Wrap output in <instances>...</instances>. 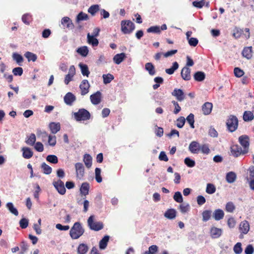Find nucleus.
I'll return each mask as SVG.
<instances>
[{
    "label": "nucleus",
    "instance_id": "obj_8",
    "mask_svg": "<svg viewBox=\"0 0 254 254\" xmlns=\"http://www.w3.org/2000/svg\"><path fill=\"white\" fill-rule=\"evenodd\" d=\"M231 153L234 157H238L247 153L244 152V149L237 144L233 145L231 147Z\"/></svg>",
    "mask_w": 254,
    "mask_h": 254
},
{
    "label": "nucleus",
    "instance_id": "obj_17",
    "mask_svg": "<svg viewBox=\"0 0 254 254\" xmlns=\"http://www.w3.org/2000/svg\"><path fill=\"white\" fill-rule=\"evenodd\" d=\"M22 152V157L25 159H30L33 155V152L32 150L27 147H23L21 148Z\"/></svg>",
    "mask_w": 254,
    "mask_h": 254
},
{
    "label": "nucleus",
    "instance_id": "obj_19",
    "mask_svg": "<svg viewBox=\"0 0 254 254\" xmlns=\"http://www.w3.org/2000/svg\"><path fill=\"white\" fill-rule=\"evenodd\" d=\"M189 149L192 153H197L200 149L199 144L196 141H192L190 144Z\"/></svg>",
    "mask_w": 254,
    "mask_h": 254
},
{
    "label": "nucleus",
    "instance_id": "obj_15",
    "mask_svg": "<svg viewBox=\"0 0 254 254\" xmlns=\"http://www.w3.org/2000/svg\"><path fill=\"white\" fill-rule=\"evenodd\" d=\"M90 100L94 105H97L101 102V93L100 91H97L95 93L90 96Z\"/></svg>",
    "mask_w": 254,
    "mask_h": 254
},
{
    "label": "nucleus",
    "instance_id": "obj_50",
    "mask_svg": "<svg viewBox=\"0 0 254 254\" xmlns=\"http://www.w3.org/2000/svg\"><path fill=\"white\" fill-rule=\"evenodd\" d=\"M103 82L105 84H108L114 79V76L110 73L103 75Z\"/></svg>",
    "mask_w": 254,
    "mask_h": 254
},
{
    "label": "nucleus",
    "instance_id": "obj_48",
    "mask_svg": "<svg viewBox=\"0 0 254 254\" xmlns=\"http://www.w3.org/2000/svg\"><path fill=\"white\" fill-rule=\"evenodd\" d=\"M99 10V6L98 4H94L91 5L88 9V12L92 15H94Z\"/></svg>",
    "mask_w": 254,
    "mask_h": 254
},
{
    "label": "nucleus",
    "instance_id": "obj_42",
    "mask_svg": "<svg viewBox=\"0 0 254 254\" xmlns=\"http://www.w3.org/2000/svg\"><path fill=\"white\" fill-rule=\"evenodd\" d=\"M212 216L216 221L221 220L222 218V210L220 209L215 210L213 213Z\"/></svg>",
    "mask_w": 254,
    "mask_h": 254
},
{
    "label": "nucleus",
    "instance_id": "obj_26",
    "mask_svg": "<svg viewBox=\"0 0 254 254\" xmlns=\"http://www.w3.org/2000/svg\"><path fill=\"white\" fill-rule=\"evenodd\" d=\"M89 185L88 183H83L82 184L80 188V193L84 196L87 195L89 193Z\"/></svg>",
    "mask_w": 254,
    "mask_h": 254
},
{
    "label": "nucleus",
    "instance_id": "obj_27",
    "mask_svg": "<svg viewBox=\"0 0 254 254\" xmlns=\"http://www.w3.org/2000/svg\"><path fill=\"white\" fill-rule=\"evenodd\" d=\"M49 128L52 133L55 134L60 130L61 125L59 123H56L53 122L49 124Z\"/></svg>",
    "mask_w": 254,
    "mask_h": 254
},
{
    "label": "nucleus",
    "instance_id": "obj_62",
    "mask_svg": "<svg viewBox=\"0 0 254 254\" xmlns=\"http://www.w3.org/2000/svg\"><path fill=\"white\" fill-rule=\"evenodd\" d=\"M28 223V220L25 218H23L20 220L19 225L21 228L25 229L27 227Z\"/></svg>",
    "mask_w": 254,
    "mask_h": 254
},
{
    "label": "nucleus",
    "instance_id": "obj_23",
    "mask_svg": "<svg viewBox=\"0 0 254 254\" xmlns=\"http://www.w3.org/2000/svg\"><path fill=\"white\" fill-rule=\"evenodd\" d=\"M222 233L221 229L217 228L215 227H212L210 231V236L212 238H217L219 237Z\"/></svg>",
    "mask_w": 254,
    "mask_h": 254
},
{
    "label": "nucleus",
    "instance_id": "obj_30",
    "mask_svg": "<svg viewBox=\"0 0 254 254\" xmlns=\"http://www.w3.org/2000/svg\"><path fill=\"white\" fill-rule=\"evenodd\" d=\"M6 207L12 214L17 216L18 215V211L17 209L14 206L12 202H7L6 204Z\"/></svg>",
    "mask_w": 254,
    "mask_h": 254
},
{
    "label": "nucleus",
    "instance_id": "obj_9",
    "mask_svg": "<svg viewBox=\"0 0 254 254\" xmlns=\"http://www.w3.org/2000/svg\"><path fill=\"white\" fill-rule=\"evenodd\" d=\"M75 74V68L74 65H71L68 69V73L65 75L64 83L67 85L72 80L73 77Z\"/></svg>",
    "mask_w": 254,
    "mask_h": 254
},
{
    "label": "nucleus",
    "instance_id": "obj_56",
    "mask_svg": "<svg viewBox=\"0 0 254 254\" xmlns=\"http://www.w3.org/2000/svg\"><path fill=\"white\" fill-rule=\"evenodd\" d=\"M187 121L188 122V123L190 124V127L192 128L194 127V115L192 114H190L187 117Z\"/></svg>",
    "mask_w": 254,
    "mask_h": 254
},
{
    "label": "nucleus",
    "instance_id": "obj_22",
    "mask_svg": "<svg viewBox=\"0 0 254 254\" xmlns=\"http://www.w3.org/2000/svg\"><path fill=\"white\" fill-rule=\"evenodd\" d=\"M145 69L151 76H153L156 74V70L155 67L151 63H147L145 64Z\"/></svg>",
    "mask_w": 254,
    "mask_h": 254
},
{
    "label": "nucleus",
    "instance_id": "obj_47",
    "mask_svg": "<svg viewBox=\"0 0 254 254\" xmlns=\"http://www.w3.org/2000/svg\"><path fill=\"white\" fill-rule=\"evenodd\" d=\"M235 209V206L232 202H228L225 206V210L227 212L232 213Z\"/></svg>",
    "mask_w": 254,
    "mask_h": 254
},
{
    "label": "nucleus",
    "instance_id": "obj_28",
    "mask_svg": "<svg viewBox=\"0 0 254 254\" xmlns=\"http://www.w3.org/2000/svg\"><path fill=\"white\" fill-rule=\"evenodd\" d=\"M126 58V54L124 53L118 54L113 58V61L117 64H121Z\"/></svg>",
    "mask_w": 254,
    "mask_h": 254
},
{
    "label": "nucleus",
    "instance_id": "obj_18",
    "mask_svg": "<svg viewBox=\"0 0 254 254\" xmlns=\"http://www.w3.org/2000/svg\"><path fill=\"white\" fill-rule=\"evenodd\" d=\"M181 76L185 80H189L190 78V69L187 66H185L181 71Z\"/></svg>",
    "mask_w": 254,
    "mask_h": 254
},
{
    "label": "nucleus",
    "instance_id": "obj_14",
    "mask_svg": "<svg viewBox=\"0 0 254 254\" xmlns=\"http://www.w3.org/2000/svg\"><path fill=\"white\" fill-rule=\"evenodd\" d=\"M76 176L77 178L81 179L84 175V168L81 163H77L75 165Z\"/></svg>",
    "mask_w": 254,
    "mask_h": 254
},
{
    "label": "nucleus",
    "instance_id": "obj_34",
    "mask_svg": "<svg viewBox=\"0 0 254 254\" xmlns=\"http://www.w3.org/2000/svg\"><path fill=\"white\" fill-rule=\"evenodd\" d=\"M243 56L248 59H250L252 57V47H246L242 52Z\"/></svg>",
    "mask_w": 254,
    "mask_h": 254
},
{
    "label": "nucleus",
    "instance_id": "obj_59",
    "mask_svg": "<svg viewBox=\"0 0 254 254\" xmlns=\"http://www.w3.org/2000/svg\"><path fill=\"white\" fill-rule=\"evenodd\" d=\"M184 162L185 164L189 167H193L195 166V161L191 159L189 157H187L185 159Z\"/></svg>",
    "mask_w": 254,
    "mask_h": 254
},
{
    "label": "nucleus",
    "instance_id": "obj_53",
    "mask_svg": "<svg viewBox=\"0 0 254 254\" xmlns=\"http://www.w3.org/2000/svg\"><path fill=\"white\" fill-rule=\"evenodd\" d=\"M46 160L47 161L53 164H57L58 162V157L55 155H49L47 156Z\"/></svg>",
    "mask_w": 254,
    "mask_h": 254
},
{
    "label": "nucleus",
    "instance_id": "obj_58",
    "mask_svg": "<svg viewBox=\"0 0 254 254\" xmlns=\"http://www.w3.org/2000/svg\"><path fill=\"white\" fill-rule=\"evenodd\" d=\"M147 32L148 33H160V28L158 26H151L149 27L147 30Z\"/></svg>",
    "mask_w": 254,
    "mask_h": 254
},
{
    "label": "nucleus",
    "instance_id": "obj_40",
    "mask_svg": "<svg viewBox=\"0 0 254 254\" xmlns=\"http://www.w3.org/2000/svg\"><path fill=\"white\" fill-rule=\"evenodd\" d=\"M13 59L16 62L18 65H21V63L23 62V58L21 55L16 53L12 54Z\"/></svg>",
    "mask_w": 254,
    "mask_h": 254
},
{
    "label": "nucleus",
    "instance_id": "obj_4",
    "mask_svg": "<svg viewBox=\"0 0 254 254\" xmlns=\"http://www.w3.org/2000/svg\"><path fill=\"white\" fill-rule=\"evenodd\" d=\"M227 127L229 131L233 132L236 130L238 126V120L236 117L231 115L226 122Z\"/></svg>",
    "mask_w": 254,
    "mask_h": 254
},
{
    "label": "nucleus",
    "instance_id": "obj_10",
    "mask_svg": "<svg viewBox=\"0 0 254 254\" xmlns=\"http://www.w3.org/2000/svg\"><path fill=\"white\" fill-rule=\"evenodd\" d=\"M172 95L179 102H182L185 99L184 92L181 89L175 88L172 92Z\"/></svg>",
    "mask_w": 254,
    "mask_h": 254
},
{
    "label": "nucleus",
    "instance_id": "obj_2",
    "mask_svg": "<svg viewBox=\"0 0 254 254\" xmlns=\"http://www.w3.org/2000/svg\"><path fill=\"white\" fill-rule=\"evenodd\" d=\"M87 225L90 229L95 231H98L103 228L104 225L102 222L96 221L95 216L91 215L87 220Z\"/></svg>",
    "mask_w": 254,
    "mask_h": 254
},
{
    "label": "nucleus",
    "instance_id": "obj_6",
    "mask_svg": "<svg viewBox=\"0 0 254 254\" xmlns=\"http://www.w3.org/2000/svg\"><path fill=\"white\" fill-rule=\"evenodd\" d=\"M239 142L244 149V152L248 153L250 146V138L247 135H242L239 137Z\"/></svg>",
    "mask_w": 254,
    "mask_h": 254
},
{
    "label": "nucleus",
    "instance_id": "obj_37",
    "mask_svg": "<svg viewBox=\"0 0 254 254\" xmlns=\"http://www.w3.org/2000/svg\"><path fill=\"white\" fill-rule=\"evenodd\" d=\"M109 240V236H104L103 239L99 242V247L100 249L102 250H104L107 245V243Z\"/></svg>",
    "mask_w": 254,
    "mask_h": 254
},
{
    "label": "nucleus",
    "instance_id": "obj_35",
    "mask_svg": "<svg viewBox=\"0 0 254 254\" xmlns=\"http://www.w3.org/2000/svg\"><path fill=\"white\" fill-rule=\"evenodd\" d=\"M36 140V135L34 133H31L29 136H27L25 142L30 146H33Z\"/></svg>",
    "mask_w": 254,
    "mask_h": 254
},
{
    "label": "nucleus",
    "instance_id": "obj_3",
    "mask_svg": "<svg viewBox=\"0 0 254 254\" xmlns=\"http://www.w3.org/2000/svg\"><path fill=\"white\" fill-rule=\"evenodd\" d=\"M75 119L78 121H85L90 119V113L84 109H79L77 112L73 113Z\"/></svg>",
    "mask_w": 254,
    "mask_h": 254
},
{
    "label": "nucleus",
    "instance_id": "obj_38",
    "mask_svg": "<svg viewBox=\"0 0 254 254\" xmlns=\"http://www.w3.org/2000/svg\"><path fill=\"white\" fill-rule=\"evenodd\" d=\"M24 56L27 59L28 62H35L37 59V57L36 54L30 52H26L24 54Z\"/></svg>",
    "mask_w": 254,
    "mask_h": 254
},
{
    "label": "nucleus",
    "instance_id": "obj_11",
    "mask_svg": "<svg viewBox=\"0 0 254 254\" xmlns=\"http://www.w3.org/2000/svg\"><path fill=\"white\" fill-rule=\"evenodd\" d=\"M89 87L90 84L88 81L86 79L83 80L79 85L81 95L84 96L87 94L89 92Z\"/></svg>",
    "mask_w": 254,
    "mask_h": 254
},
{
    "label": "nucleus",
    "instance_id": "obj_63",
    "mask_svg": "<svg viewBox=\"0 0 254 254\" xmlns=\"http://www.w3.org/2000/svg\"><path fill=\"white\" fill-rule=\"evenodd\" d=\"M56 137L55 135L48 136V143L50 146H54L56 144Z\"/></svg>",
    "mask_w": 254,
    "mask_h": 254
},
{
    "label": "nucleus",
    "instance_id": "obj_16",
    "mask_svg": "<svg viewBox=\"0 0 254 254\" xmlns=\"http://www.w3.org/2000/svg\"><path fill=\"white\" fill-rule=\"evenodd\" d=\"M75 100V96L71 92H68L64 97V101L68 105H71Z\"/></svg>",
    "mask_w": 254,
    "mask_h": 254
},
{
    "label": "nucleus",
    "instance_id": "obj_45",
    "mask_svg": "<svg viewBox=\"0 0 254 254\" xmlns=\"http://www.w3.org/2000/svg\"><path fill=\"white\" fill-rule=\"evenodd\" d=\"M194 78L197 81H201L205 78V74L201 71H197L194 74Z\"/></svg>",
    "mask_w": 254,
    "mask_h": 254
},
{
    "label": "nucleus",
    "instance_id": "obj_44",
    "mask_svg": "<svg viewBox=\"0 0 254 254\" xmlns=\"http://www.w3.org/2000/svg\"><path fill=\"white\" fill-rule=\"evenodd\" d=\"M41 168L42 169L43 172L47 175L50 174L52 171V168L46 164L45 163H43L42 164Z\"/></svg>",
    "mask_w": 254,
    "mask_h": 254
},
{
    "label": "nucleus",
    "instance_id": "obj_5",
    "mask_svg": "<svg viewBox=\"0 0 254 254\" xmlns=\"http://www.w3.org/2000/svg\"><path fill=\"white\" fill-rule=\"evenodd\" d=\"M134 28V24L130 20H123L121 22V29L124 34L130 33Z\"/></svg>",
    "mask_w": 254,
    "mask_h": 254
},
{
    "label": "nucleus",
    "instance_id": "obj_29",
    "mask_svg": "<svg viewBox=\"0 0 254 254\" xmlns=\"http://www.w3.org/2000/svg\"><path fill=\"white\" fill-rule=\"evenodd\" d=\"M212 212L210 210H204L202 213V221L203 222H206L209 220L212 216Z\"/></svg>",
    "mask_w": 254,
    "mask_h": 254
},
{
    "label": "nucleus",
    "instance_id": "obj_61",
    "mask_svg": "<svg viewBox=\"0 0 254 254\" xmlns=\"http://www.w3.org/2000/svg\"><path fill=\"white\" fill-rule=\"evenodd\" d=\"M215 191V188L213 185L208 184L207 185L206 192L208 194H212Z\"/></svg>",
    "mask_w": 254,
    "mask_h": 254
},
{
    "label": "nucleus",
    "instance_id": "obj_54",
    "mask_svg": "<svg viewBox=\"0 0 254 254\" xmlns=\"http://www.w3.org/2000/svg\"><path fill=\"white\" fill-rule=\"evenodd\" d=\"M158 251V247L156 245H152L149 247L148 251H146L144 254H156Z\"/></svg>",
    "mask_w": 254,
    "mask_h": 254
},
{
    "label": "nucleus",
    "instance_id": "obj_31",
    "mask_svg": "<svg viewBox=\"0 0 254 254\" xmlns=\"http://www.w3.org/2000/svg\"><path fill=\"white\" fill-rule=\"evenodd\" d=\"M88 251V247L85 244H80L77 248L78 254H86Z\"/></svg>",
    "mask_w": 254,
    "mask_h": 254
},
{
    "label": "nucleus",
    "instance_id": "obj_39",
    "mask_svg": "<svg viewBox=\"0 0 254 254\" xmlns=\"http://www.w3.org/2000/svg\"><path fill=\"white\" fill-rule=\"evenodd\" d=\"M254 116L253 113L251 111H245L243 115V119L246 122L252 121Z\"/></svg>",
    "mask_w": 254,
    "mask_h": 254
},
{
    "label": "nucleus",
    "instance_id": "obj_60",
    "mask_svg": "<svg viewBox=\"0 0 254 254\" xmlns=\"http://www.w3.org/2000/svg\"><path fill=\"white\" fill-rule=\"evenodd\" d=\"M186 119L183 117H181L177 120L176 126L179 128H182L185 125Z\"/></svg>",
    "mask_w": 254,
    "mask_h": 254
},
{
    "label": "nucleus",
    "instance_id": "obj_21",
    "mask_svg": "<svg viewBox=\"0 0 254 254\" xmlns=\"http://www.w3.org/2000/svg\"><path fill=\"white\" fill-rule=\"evenodd\" d=\"M212 109V104L209 102H206L202 107V113L205 115L210 114Z\"/></svg>",
    "mask_w": 254,
    "mask_h": 254
},
{
    "label": "nucleus",
    "instance_id": "obj_36",
    "mask_svg": "<svg viewBox=\"0 0 254 254\" xmlns=\"http://www.w3.org/2000/svg\"><path fill=\"white\" fill-rule=\"evenodd\" d=\"M76 52L81 56L85 57L88 55L89 51L87 46H82L78 48Z\"/></svg>",
    "mask_w": 254,
    "mask_h": 254
},
{
    "label": "nucleus",
    "instance_id": "obj_52",
    "mask_svg": "<svg viewBox=\"0 0 254 254\" xmlns=\"http://www.w3.org/2000/svg\"><path fill=\"white\" fill-rule=\"evenodd\" d=\"M173 198L176 202L179 203H182L183 201L182 195L180 191H177L175 193Z\"/></svg>",
    "mask_w": 254,
    "mask_h": 254
},
{
    "label": "nucleus",
    "instance_id": "obj_57",
    "mask_svg": "<svg viewBox=\"0 0 254 254\" xmlns=\"http://www.w3.org/2000/svg\"><path fill=\"white\" fill-rule=\"evenodd\" d=\"M95 172V179L98 183H101L102 181V178L101 176V170L100 168H96Z\"/></svg>",
    "mask_w": 254,
    "mask_h": 254
},
{
    "label": "nucleus",
    "instance_id": "obj_41",
    "mask_svg": "<svg viewBox=\"0 0 254 254\" xmlns=\"http://www.w3.org/2000/svg\"><path fill=\"white\" fill-rule=\"evenodd\" d=\"M92 157L89 154H86L84 155L83 161L85 165L88 168L91 167L92 165Z\"/></svg>",
    "mask_w": 254,
    "mask_h": 254
},
{
    "label": "nucleus",
    "instance_id": "obj_25",
    "mask_svg": "<svg viewBox=\"0 0 254 254\" xmlns=\"http://www.w3.org/2000/svg\"><path fill=\"white\" fill-rule=\"evenodd\" d=\"M237 178V175L234 172H230L228 173L226 175V180L230 184L233 183L235 182Z\"/></svg>",
    "mask_w": 254,
    "mask_h": 254
},
{
    "label": "nucleus",
    "instance_id": "obj_46",
    "mask_svg": "<svg viewBox=\"0 0 254 254\" xmlns=\"http://www.w3.org/2000/svg\"><path fill=\"white\" fill-rule=\"evenodd\" d=\"M178 67L179 64L177 62H175L173 63L172 66L170 68L166 69L165 71L169 74H172Z\"/></svg>",
    "mask_w": 254,
    "mask_h": 254
},
{
    "label": "nucleus",
    "instance_id": "obj_24",
    "mask_svg": "<svg viewBox=\"0 0 254 254\" xmlns=\"http://www.w3.org/2000/svg\"><path fill=\"white\" fill-rule=\"evenodd\" d=\"M96 37H97L90 36V34L88 33L87 35V43L91 45L93 47L97 46L99 44V41Z\"/></svg>",
    "mask_w": 254,
    "mask_h": 254
},
{
    "label": "nucleus",
    "instance_id": "obj_32",
    "mask_svg": "<svg viewBox=\"0 0 254 254\" xmlns=\"http://www.w3.org/2000/svg\"><path fill=\"white\" fill-rule=\"evenodd\" d=\"M164 216L168 219H173L176 217V211L174 209H168L165 213Z\"/></svg>",
    "mask_w": 254,
    "mask_h": 254
},
{
    "label": "nucleus",
    "instance_id": "obj_43",
    "mask_svg": "<svg viewBox=\"0 0 254 254\" xmlns=\"http://www.w3.org/2000/svg\"><path fill=\"white\" fill-rule=\"evenodd\" d=\"M226 223L230 229H233L236 226V221L233 217H229L227 220Z\"/></svg>",
    "mask_w": 254,
    "mask_h": 254
},
{
    "label": "nucleus",
    "instance_id": "obj_1",
    "mask_svg": "<svg viewBox=\"0 0 254 254\" xmlns=\"http://www.w3.org/2000/svg\"><path fill=\"white\" fill-rule=\"evenodd\" d=\"M84 232V229L79 222H75L71 227L69 235L72 239H77L81 236Z\"/></svg>",
    "mask_w": 254,
    "mask_h": 254
},
{
    "label": "nucleus",
    "instance_id": "obj_12",
    "mask_svg": "<svg viewBox=\"0 0 254 254\" xmlns=\"http://www.w3.org/2000/svg\"><path fill=\"white\" fill-rule=\"evenodd\" d=\"M61 23L64 27L69 29H72L74 27V24L71 19L67 16L63 17L61 20Z\"/></svg>",
    "mask_w": 254,
    "mask_h": 254
},
{
    "label": "nucleus",
    "instance_id": "obj_49",
    "mask_svg": "<svg viewBox=\"0 0 254 254\" xmlns=\"http://www.w3.org/2000/svg\"><path fill=\"white\" fill-rule=\"evenodd\" d=\"M190 206L188 203H182L179 206V209L182 213H186L190 210Z\"/></svg>",
    "mask_w": 254,
    "mask_h": 254
},
{
    "label": "nucleus",
    "instance_id": "obj_20",
    "mask_svg": "<svg viewBox=\"0 0 254 254\" xmlns=\"http://www.w3.org/2000/svg\"><path fill=\"white\" fill-rule=\"evenodd\" d=\"M89 19V17L87 14L81 11L76 16L75 18V22L79 23L82 21H87Z\"/></svg>",
    "mask_w": 254,
    "mask_h": 254
},
{
    "label": "nucleus",
    "instance_id": "obj_33",
    "mask_svg": "<svg viewBox=\"0 0 254 254\" xmlns=\"http://www.w3.org/2000/svg\"><path fill=\"white\" fill-rule=\"evenodd\" d=\"M79 66L80 68L82 74L83 76H86L88 77L90 74L88 66L85 64L80 63L79 64Z\"/></svg>",
    "mask_w": 254,
    "mask_h": 254
},
{
    "label": "nucleus",
    "instance_id": "obj_13",
    "mask_svg": "<svg viewBox=\"0 0 254 254\" xmlns=\"http://www.w3.org/2000/svg\"><path fill=\"white\" fill-rule=\"evenodd\" d=\"M239 230L242 233L247 234L250 230L249 223L246 220L242 221L239 225Z\"/></svg>",
    "mask_w": 254,
    "mask_h": 254
},
{
    "label": "nucleus",
    "instance_id": "obj_7",
    "mask_svg": "<svg viewBox=\"0 0 254 254\" xmlns=\"http://www.w3.org/2000/svg\"><path fill=\"white\" fill-rule=\"evenodd\" d=\"M53 185L60 194L63 195L65 193L66 190L64 187V183L60 179L57 181H54Z\"/></svg>",
    "mask_w": 254,
    "mask_h": 254
},
{
    "label": "nucleus",
    "instance_id": "obj_51",
    "mask_svg": "<svg viewBox=\"0 0 254 254\" xmlns=\"http://www.w3.org/2000/svg\"><path fill=\"white\" fill-rule=\"evenodd\" d=\"M233 251L236 254H241L243 251L242 244L240 242L237 243L234 246Z\"/></svg>",
    "mask_w": 254,
    "mask_h": 254
},
{
    "label": "nucleus",
    "instance_id": "obj_55",
    "mask_svg": "<svg viewBox=\"0 0 254 254\" xmlns=\"http://www.w3.org/2000/svg\"><path fill=\"white\" fill-rule=\"evenodd\" d=\"M243 33L244 29L235 28V30H234L233 35L235 38L238 39L243 35Z\"/></svg>",
    "mask_w": 254,
    "mask_h": 254
},
{
    "label": "nucleus",
    "instance_id": "obj_64",
    "mask_svg": "<svg viewBox=\"0 0 254 254\" xmlns=\"http://www.w3.org/2000/svg\"><path fill=\"white\" fill-rule=\"evenodd\" d=\"M35 149L38 152H41L44 150V146L40 142H37L34 144Z\"/></svg>",
    "mask_w": 254,
    "mask_h": 254
}]
</instances>
